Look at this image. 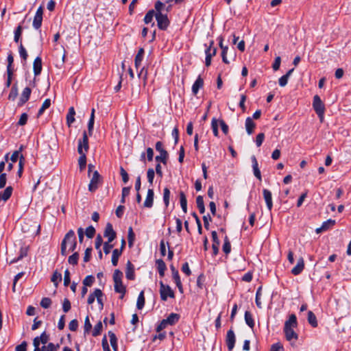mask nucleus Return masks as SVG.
I'll return each mask as SVG.
<instances>
[{
    "label": "nucleus",
    "mask_w": 351,
    "mask_h": 351,
    "mask_svg": "<svg viewBox=\"0 0 351 351\" xmlns=\"http://www.w3.org/2000/svg\"><path fill=\"white\" fill-rule=\"evenodd\" d=\"M122 277H123V273L120 270L116 269L114 271L113 280H114V291L117 293H119L121 294V295H120L121 299L123 298V297L125 294V292H126L125 287L122 283Z\"/></svg>",
    "instance_id": "obj_1"
},
{
    "label": "nucleus",
    "mask_w": 351,
    "mask_h": 351,
    "mask_svg": "<svg viewBox=\"0 0 351 351\" xmlns=\"http://www.w3.org/2000/svg\"><path fill=\"white\" fill-rule=\"evenodd\" d=\"M313 108L318 115L320 121L323 122L324 121V115L325 112V106L323 104L322 101L321 100L320 97L318 95H315L313 97Z\"/></svg>",
    "instance_id": "obj_2"
},
{
    "label": "nucleus",
    "mask_w": 351,
    "mask_h": 351,
    "mask_svg": "<svg viewBox=\"0 0 351 351\" xmlns=\"http://www.w3.org/2000/svg\"><path fill=\"white\" fill-rule=\"evenodd\" d=\"M62 241L69 246V251L73 252L77 246L76 237L73 230H69L64 236Z\"/></svg>",
    "instance_id": "obj_3"
},
{
    "label": "nucleus",
    "mask_w": 351,
    "mask_h": 351,
    "mask_svg": "<svg viewBox=\"0 0 351 351\" xmlns=\"http://www.w3.org/2000/svg\"><path fill=\"white\" fill-rule=\"evenodd\" d=\"M160 295L162 301H167L168 298H175V293L171 288L169 285H165L162 281L160 282Z\"/></svg>",
    "instance_id": "obj_4"
},
{
    "label": "nucleus",
    "mask_w": 351,
    "mask_h": 351,
    "mask_svg": "<svg viewBox=\"0 0 351 351\" xmlns=\"http://www.w3.org/2000/svg\"><path fill=\"white\" fill-rule=\"evenodd\" d=\"M89 145H88V138L86 131L83 132V136L82 139H79L78 145H77V152L78 154L85 153L88 151Z\"/></svg>",
    "instance_id": "obj_5"
},
{
    "label": "nucleus",
    "mask_w": 351,
    "mask_h": 351,
    "mask_svg": "<svg viewBox=\"0 0 351 351\" xmlns=\"http://www.w3.org/2000/svg\"><path fill=\"white\" fill-rule=\"evenodd\" d=\"M157 21V25L160 29L165 30L169 25V21L167 14L162 13H156L155 15Z\"/></svg>",
    "instance_id": "obj_6"
},
{
    "label": "nucleus",
    "mask_w": 351,
    "mask_h": 351,
    "mask_svg": "<svg viewBox=\"0 0 351 351\" xmlns=\"http://www.w3.org/2000/svg\"><path fill=\"white\" fill-rule=\"evenodd\" d=\"M43 7L40 5L36 10V14L34 17L33 20V27L38 29L41 25L43 22Z\"/></svg>",
    "instance_id": "obj_7"
},
{
    "label": "nucleus",
    "mask_w": 351,
    "mask_h": 351,
    "mask_svg": "<svg viewBox=\"0 0 351 351\" xmlns=\"http://www.w3.org/2000/svg\"><path fill=\"white\" fill-rule=\"evenodd\" d=\"M101 181V176L97 171H95L88 184V190L91 192L95 191L98 188V184Z\"/></svg>",
    "instance_id": "obj_8"
},
{
    "label": "nucleus",
    "mask_w": 351,
    "mask_h": 351,
    "mask_svg": "<svg viewBox=\"0 0 351 351\" xmlns=\"http://www.w3.org/2000/svg\"><path fill=\"white\" fill-rule=\"evenodd\" d=\"M235 341L236 337L234 331L232 330H229L227 332L226 338V345L229 351H232V349L234 348Z\"/></svg>",
    "instance_id": "obj_9"
},
{
    "label": "nucleus",
    "mask_w": 351,
    "mask_h": 351,
    "mask_svg": "<svg viewBox=\"0 0 351 351\" xmlns=\"http://www.w3.org/2000/svg\"><path fill=\"white\" fill-rule=\"evenodd\" d=\"M171 272H172V277L174 280V282L178 287L179 291L182 293H183V287L181 282L180 277L178 273V271L174 267L173 265H171L170 267Z\"/></svg>",
    "instance_id": "obj_10"
},
{
    "label": "nucleus",
    "mask_w": 351,
    "mask_h": 351,
    "mask_svg": "<svg viewBox=\"0 0 351 351\" xmlns=\"http://www.w3.org/2000/svg\"><path fill=\"white\" fill-rule=\"evenodd\" d=\"M294 328L291 327H284V332L285 335L286 339L289 341L292 340H297L298 338V334L294 331Z\"/></svg>",
    "instance_id": "obj_11"
},
{
    "label": "nucleus",
    "mask_w": 351,
    "mask_h": 351,
    "mask_svg": "<svg viewBox=\"0 0 351 351\" xmlns=\"http://www.w3.org/2000/svg\"><path fill=\"white\" fill-rule=\"evenodd\" d=\"M104 237H108V243L112 242L116 237V232L114 231L112 225L110 223L106 224Z\"/></svg>",
    "instance_id": "obj_12"
},
{
    "label": "nucleus",
    "mask_w": 351,
    "mask_h": 351,
    "mask_svg": "<svg viewBox=\"0 0 351 351\" xmlns=\"http://www.w3.org/2000/svg\"><path fill=\"white\" fill-rule=\"evenodd\" d=\"M263 198L265 201L267 207L269 210H271L273 207V202H272V195L270 191L268 189H264L263 190Z\"/></svg>",
    "instance_id": "obj_13"
},
{
    "label": "nucleus",
    "mask_w": 351,
    "mask_h": 351,
    "mask_svg": "<svg viewBox=\"0 0 351 351\" xmlns=\"http://www.w3.org/2000/svg\"><path fill=\"white\" fill-rule=\"evenodd\" d=\"M31 93L32 90L30 88H25L22 92L18 105L20 106L24 105L29 100Z\"/></svg>",
    "instance_id": "obj_14"
},
{
    "label": "nucleus",
    "mask_w": 351,
    "mask_h": 351,
    "mask_svg": "<svg viewBox=\"0 0 351 351\" xmlns=\"http://www.w3.org/2000/svg\"><path fill=\"white\" fill-rule=\"evenodd\" d=\"M213 243L212 245L213 254L216 256L219 252V246L220 245V241L218 239L216 231H213L211 233Z\"/></svg>",
    "instance_id": "obj_15"
},
{
    "label": "nucleus",
    "mask_w": 351,
    "mask_h": 351,
    "mask_svg": "<svg viewBox=\"0 0 351 351\" xmlns=\"http://www.w3.org/2000/svg\"><path fill=\"white\" fill-rule=\"evenodd\" d=\"M154 192L152 189H149L147 191L145 200L143 203V206L145 208H152L154 204Z\"/></svg>",
    "instance_id": "obj_16"
},
{
    "label": "nucleus",
    "mask_w": 351,
    "mask_h": 351,
    "mask_svg": "<svg viewBox=\"0 0 351 351\" xmlns=\"http://www.w3.org/2000/svg\"><path fill=\"white\" fill-rule=\"evenodd\" d=\"M252 162L254 175L261 181L262 180L261 173L258 167L257 160L254 156H252Z\"/></svg>",
    "instance_id": "obj_17"
},
{
    "label": "nucleus",
    "mask_w": 351,
    "mask_h": 351,
    "mask_svg": "<svg viewBox=\"0 0 351 351\" xmlns=\"http://www.w3.org/2000/svg\"><path fill=\"white\" fill-rule=\"evenodd\" d=\"M335 224V220L328 219L324 221L320 228L316 229L317 233H320L323 231L328 230L330 228L332 227Z\"/></svg>",
    "instance_id": "obj_18"
},
{
    "label": "nucleus",
    "mask_w": 351,
    "mask_h": 351,
    "mask_svg": "<svg viewBox=\"0 0 351 351\" xmlns=\"http://www.w3.org/2000/svg\"><path fill=\"white\" fill-rule=\"evenodd\" d=\"M33 69L34 75H38L42 71V60L40 57H36L33 63Z\"/></svg>",
    "instance_id": "obj_19"
},
{
    "label": "nucleus",
    "mask_w": 351,
    "mask_h": 351,
    "mask_svg": "<svg viewBox=\"0 0 351 351\" xmlns=\"http://www.w3.org/2000/svg\"><path fill=\"white\" fill-rule=\"evenodd\" d=\"M304 267V263L302 258H300L298 259L297 265L291 269V273L293 275H298L300 274Z\"/></svg>",
    "instance_id": "obj_20"
},
{
    "label": "nucleus",
    "mask_w": 351,
    "mask_h": 351,
    "mask_svg": "<svg viewBox=\"0 0 351 351\" xmlns=\"http://www.w3.org/2000/svg\"><path fill=\"white\" fill-rule=\"evenodd\" d=\"M245 129L246 132L249 135H251L254 132V130L256 127V123L252 121L251 117H247L245 119Z\"/></svg>",
    "instance_id": "obj_21"
},
{
    "label": "nucleus",
    "mask_w": 351,
    "mask_h": 351,
    "mask_svg": "<svg viewBox=\"0 0 351 351\" xmlns=\"http://www.w3.org/2000/svg\"><path fill=\"white\" fill-rule=\"evenodd\" d=\"M180 319V315L177 313H171L166 319H164L167 325H174Z\"/></svg>",
    "instance_id": "obj_22"
},
{
    "label": "nucleus",
    "mask_w": 351,
    "mask_h": 351,
    "mask_svg": "<svg viewBox=\"0 0 351 351\" xmlns=\"http://www.w3.org/2000/svg\"><path fill=\"white\" fill-rule=\"evenodd\" d=\"M145 51L143 48H140L138 51L137 54L135 56L134 64L136 69H138L141 65L142 60L143 59Z\"/></svg>",
    "instance_id": "obj_23"
},
{
    "label": "nucleus",
    "mask_w": 351,
    "mask_h": 351,
    "mask_svg": "<svg viewBox=\"0 0 351 351\" xmlns=\"http://www.w3.org/2000/svg\"><path fill=\"white\" fill-rule=\"evenodd\" d=\"M204 85L203 79L199 76L194 84L192 86V92L194 95H197L199 88H201Z\"/></svg>",
    "instance_id": "obj_24"
},
{
    "label": "nucleus",
    "mask_w": 351,
    "mask_h": 351,
    "mask_svg": "<svg viewBox=\"0 0 351 351\" xmlns=\"http://www.w3.org/2000/svg\"><path fill=\"white\" fill-rule=\"evenodd\" d=\"M75 111L73 107H70L66 114V123L69 127L75 121Z\"/></svg>",
    "instance_id": "obj_25"
},
{
    "label": "nucleus",
    "mask_w": 351,
    "mask_h": 351,
    "mask_svg": "<svg viewBox=\"0 0 351 351\" xmlns=\"http://www.w3.org/2000/svg\"><path fill=\"white\" fill-rule=\"evenodd\" d=\"M125 276L128 280H134V270L133 265L128 261L127 263V269L125 271Z\"/></svg>",
    "instance_id": "obj_26"
},
{
    "label": "nucleus",
    "mask_w": 351,
    "mask_h": 351,
    "mask_svg": "<svg viewBox=\"0 0 351 351\" xmlns=\"http://www.w3.org/2000/svg\"><path fill=\"white\" fill-rule=\"evenodd\" d=\"M103 293L101 289H96L93 293H90L88 298V304H91L94 302L95 298H97V296H102Z\"/></svg>",
    "instance_id": "obj_27"
},
{
    "label": "nucleus",
    "mask_w": 351,
    "mask_h": 351,
    "mask_svg": "<svg viewBox=\"0 0 351 351\" xmlns=\"http://www.w3.org/2000/svg\"><path fill=\"white\" fill-rule=\"evenodd\" d=\"M298 322H297V318L296 316L294 314H291L289 319L287 320L285 323V327H291V328H295L297 327Z\"/></svg>",
    "instance_id": "obj_28"
},
{
    "label": "nucleus",
    "mask_w": 351,
    "mask_h": 351,
    "mask_svg": "<svg viewBox=\"0 0 351 351\" xmlns=\"http://www.w3.org/2000/svg\"><path fill=\"white\" fill-rule=\"evenodd\" d=\"M213 45H214V41L211 40L210 42L209 46L206 48V49L205 51L206 56L212 58L216 55L217 48L215 47Z\"/></svg>",
    "instance_id": "obj_29"
},
{
    "label": "nucleus",
    "mask_w": 351,
    "mask_h": 351,
    "mask_svg": "<svg viewBox=\"0 0 351 351\" xmlns=\"http://www.w3.org/2000/svg\"><path fill=\"white\" fill-rule=\"evenodd\" d=\"M180 202L182 209L184 213H187V200L183 191L180 193Z\"/></svg>",
    "instance_id": "obj_30"
},
{
    "label": "nucleus",
    "mask_w": 351,
    "mask_h": 351,
    "mask_svg": "<svg viewBox=\"0 0 351 351\" xmlns=\"http://www.w3.org/2000/svg\"><path fill=\"white\" fill-rule=\"evenodd\" d=\"M156 265H157L159 275L161 277H163L165 275V271L166 270V265H165V262L162 259H158L156 261Z\"/></svg>",
    "instance_id": "obj_31"
},
{
    "label": "nucleus",
    "mask_w": 351,
    "mask_h": 351,
    "mask_svg": "<svg viewBox=\"0 0 351 351\" xmlns=\"http://www.w3.org/2000/svg\"><path fill=\"white\" fill-rule=\"evenodd\" d=\"M108 336L110 338V344H111L113 350L114 351H117V349H118L117 339L115 334L112 331H109Z\"/></svg>",
    "instance_id": "obj_32"
},
{
    "label": "nucleus",
    "mask_w": 351,
    "mask_h": 351,
    "mask_svg": "<svg viewBox=\"0 0 351 351\" xmlns=\"http://www.w3.org/2000/svg\"><path fill=\"white\" fill-rule=\"evenodd\" d=\"M121 250L114 249L112 254V264L113 266H117L119 256L121 255Z\"/></svg>",
    "instance_id": "obj_33"
},
{
    "label": "nucleus",
    "mask_w": 351,
    "mask_h": 351,
    "mask_svg": "<svg viewBox=\"0 0 351 351\" xmlns=\"http://www.w3.org/2000/svg\"><path fill=\"white\" fill-rule=\"evenodd\" d=\"M168 152L167 151L160 152V155L156 156L155 159L157 162H162L166 165L168 159Z\"/></svg>",
    "instance_id": "obj_34"
},
{
    "label": "nucleus",
    "mask_w": 351,
    "mask_h": 351,
    "mask_svg": "<svg viewBox=\"0 0 351 351\" xmlns=\"http://www.w3.org/2000/svg\"><path fill=\"white\" fill-rule=\"evenodd\" d=\"M145 305V296H144V291H142L139 293L136 302V307L138 309L141 310L143 308Z\"/></svg>",
    "instance_id": "obj_35"
},
{
    "label": "nucleus",
    "mask_w": 351,
    "mask_h": 351,
    "mask_svg": "<svg viewBox=\"0 0 351 351\" xmlns=\"http://www.w3.org/2000/svg\"><path fill=\"white\" fill-rule=\"evenodd\" d=\"M245 320L248 326L253 328L254 326V322L252 315L250 312L245 311Z\"/></svg>",
    "instance_id": "obj_36"
},
{
    "label": "nucleus",
    "mask_w": 351,
    "mask_h": 351,
    "mask_svg": "<svg viewBox=\"0 0 351 351\" xmlns=\"http://www.w3.org/2000/svg\"><path fill=\"white\" fill-rule=\"evenodd\" d=\"M80 158L78 159V163L80 166V171H82L85 169L86 165V156L85 153L79 154Z\"/></svg>",
    "instance_id": "obj_37"
},
{
    "label": "nucleus",
    "mask_w": 351,
    "mask_h": 351,
    "mask_svg": "<svg viewBox=\"0 0 351 351\" xmlns=\"http://www.w3.org/2000/svg\"><path fill=\"white\" fill-rule=\"evenodd\" d=\"M308 322L313 327L315 328L317 326V321L316 316L311 311L308 312Z\"/></svg>",
    "instance_id": "obj_38"
},
{
    "label": "nucleus",
    "mask_w": 351,
    "mask_h": 351,
    "mask_svg": "<svg viewBox=\"0 0 351 351\" xmlns=\"http://www.w3.org/2000/svg\"><path fill=\"white\" fill-rule=\"evenodd\" d=\"M51 280L56 287H58V283L62 280V274L57 271H54Z\"/></svg>",
    "instance_id": "obj_39"
},
{
    "label": "nucleus",
    "mask_w": 351,
    "mask_h": 351,
    "mask_svg": "<svg viewBox=\"0 0 351 351\" xmlns=\"http://www.w3.org/2000/svg\"><path fill=\"white\" fill-rule=\"evenodd\" d=\"M223 251L226 254H229L231 251V245L227 236H226L224 238Z\"/></svg>",
    "instance_id": "obj_40"
},
{
    "label": "nucleus",
    "mask_w": 351,
    "mask_h": 351,
    "mask_svg": "<svg viewBox=\"0 0 351 351\" xmlns=\"http://www.w3.org/2000/svg\"><path fill=\"white\" fill-rule=\"evenodd\" d=\"M170 194L171 193L169 189L167 187L165 188L163 190V201L166 207L169 204Z\"/></svg>",
    "instance_id": "obj_41"
},
{
    "label": "nucleus",
    "mask_w": 351,
    "mask_h": 351,
    "mask_svg": "<svg viewBox=\"0 0 351 351\" xmlns=\"http://www.w3.org/2000/svg\"><path fill=\"white\" fill-rule=\"evenodd\" d=\"M17 95H18V88L16 87V85L14 84V85H13V86L12 87V88L10 90V92L8 95V99L10 100L14 101L16 98Z\"/></svg>",
    "instance_id": "obj_42"
},
{
    "label": "nucleus",
    "mask_w": 351,
    "mask_h": 351,
    "mask_svg": "<svg viewBox=\"0 0 351 351\" xmlns=\"http://www.w3.org/2000/svg\"><path fill=\"white\" fill-rule=\"evenodd\" d=\"M78 259L79 254L77 252H75L69 257L68 262L71 265H75L78 263Z\"/></svg>",
    "instance_id": "obj_43"
},
{
    "label": "nucleus",
    "mask_w": 351,
    "mask_h": 351,
    "mask_svg": "<svg viewBox=\"0 0 351 351\" xmlns=\"http://www.w3.org/2000/svg\"><path fill=\"white\" fill-rule=\"evenodd\" d=\"M50 106H51L50 99H46L44 101V102L43 103L41 108L38 110V115H41L46 109L49 108Z\"/></svg>",
    "instance_id": "obj_44"
},
{
    "label": "nucleus",
    "mask_w": 351,
    "mask_h": 351,
    "mask_svg": "<svg viewBox=\"0 0 351 351\" xmlns=\"http://www.w3.org/2000/svg\"><path fill=\"white\" fill-rule=\"evenodd\" d=\"M154 15H156V14L153 10L148 11L145 16L144 22L146 24L150 23L152 21L153 17L154 16Z\"/></svg>",
    "instance_id": "obj_45"
},
{
    "label": "nucleus",
    "mask_w": 351,
    "mask_h": 351,
    "mask_svg": "<svg viewBox=\"0 0 351 351\" xmlns=\"http://www.w3.org/2000/svg\"><path fill=\"white\" fill-rule=\"evenodd\" d=\"M102 327L103 326L101 322H99L97 324H96L93 331V336H98L101 333Z\"/></svg>",
    "instance_id": "obj_46"
},
{
    "label": "nucleus",
    "mask_w": 351,
    "mask_h": 351,
    "mask_svg": "<svg viewBox=\"0 0 351 351\" xmlns=\"http://www.w3.org/2000/svg\"><path fill=\"white\" fill-rule=\"evenodd\" d=\"M95 281L94 276H87L83 280V285L85 287H90Z\"/></svg>",
    "instance_id": "obj_47"
},
{
    "label": "nucleus",
    "mask_w": 351,
    "mask_h": 351,
    "mask_svg": "<svg viewBox=\"0 0 351 351\" xmlns=\"http://www.w3.org/2000/svg\"><path fill=\"white\" fill-rule=\"evenodd\" d=\"M211 127L213 132V134L215 136H218L219 132H218V121L215 118H213L212 119L211 122Z\"/></svg>",
    "instance_id": "obj_48"
},
{
    "label": "nucleus",
    "mask_w": 351,
    "mask_h": 351,
    "mask_svg": "<svg viewBox=\"0 0 351 351\" xmlns=\"http://www.w3.org/2000/svg\"><path fill=\"white\" fill-rule=\"evenodd\" d=\"M85 234H86V236L88 238L92 239L95 236V228L93 226H88L86 229Z\"/></svg>",
    "instance_id": "obj_49"
},
{
    "label": "nucleus",
    "mask_w": 351,
    "mask_h": 351,
    "mask_svg": "<svg viewBox=\"0 0 351 351\" xmlns=\"http://www.w3.org/2000/svg\"><path fill=\"white\" fill-rule=\"evenodd\" d=\"M154 175H155L154 170L152 168L148 169L147 172V177L148 182L151 185H152V184H153Z\"/></svg>",
    "instance_id": "obj_50"
},
{
    "label": "nucleus",
    "mask_w": 351,
    "mask_h": 351,
    "mask_svg": "<svg viewBox=\"0 0 351 351\" xmlns=\"http://www.w3.org/2000/svg\"><path fill=\"white\" fill-rule=\"evenodd\" d=\"M134 237L135 235L133 232L132 228L130 227L128 229V245L130 247H131L133 245Z\"/></svg>",
    "instance_id": "obj_51"
},
{
    "label": "nucleus",
    "mask_w": 351,
    "mask_h": 351,
    "mask_svg": "<svg viewBox=\"0 0 351 351\" xmlns=\"http://www.w3.org/2000/svg\"><path fill=\"white\" fill-rule=\"evenodd\" d=\"M19 52L20 54V56L23 59L24 61H26L27 58V53L25 47L23 46V45L21 43L19 49Z\"/></svg>",
    "instance_id": "obj_52"
},
{
    "label": "nucleus",
    "mask_w": 351,
    "mask_h": 351,
    "mask_svg": "<svg viewBox=\"0 0 351 351\" xmlns=\"http://www.w3.org/2000/svg\"><path fill=\"white\" fill-rule=\"evenodd\" d=\"M51 304V300L49 298H43L40 302V306L44 308H48Z\"/></svg>",
    "instance_id": "obj_53"
},
{
    "label": "nucleus",
    "mask_w": 351,
    "mask_h": 351,
    "mask_svg": "<svg viewBox=\"0 0 351 351\" xmlns=\"http://www.w3.org/2000/svg\"><path fill=\"white\" fill-rule=\"evenodd\" d=\"M24 161H25V158H24L23 156L21 155L19 162V170H18V175L19 177L21 176L22 173H23Z\"/></svg>",
    "instance_id": "obj_54"
},
{
    "label": "nucleus",
    "mask_w": 351,
    "mask_h": 351,
    "mask_svg": "<svg viewBox=\"0 0 351 351\" xmlns=\"http://www.w3.org/2000/svg\"><path fill=\"white\" fill-rule=\"evenodd\" d=\"M22 34V27L19 25L14 32V40L16 43H18Z\"/></svg>",
    "instance_id": "obj_55"
},
{
    "label": "nucleus",
    "mask_w": 351,
    "mask_h": 351,
    "mask_svg": "<svg viewBox=\"0 0 351 351\" xmlns=\"http://www.w3.org/2000/svg\"><path fill=\"white\" fill-rule=\"evenodd\" d=\"M120 174L122 177L123 182L125 184L129 180V176L126 171L122 167H120Z\"/></svg>",
    "instance_id": "obj_56"
},
{
    "label": "nucleus",
    "mask_w": 351,
    "mask_h": 351,
    "mask_svg": "<svg viewBox=\"0 0 351 351\" xmlns=\"http://www.w3.org/2000/svg\"><path fill=\"white\" fill-rule=\"evenodd\" d=\"M84 328V333H88L92 328V325L90 322L88 316H86L85 318Z\"/></svg>",
    "instance_id": "obj_57"
},
{
    "label": "nucleus",
    "mask_w": 351,
    "mask_h": 351,
    "mask_svg": "<svg viewBox=\"0 0 351 351\" xmlns=\"http://www.w3.org/2000/svg\"><path fill=\"white\" fill-rule=\"evenodd\" d=\"M221 51H221V58H222L223 62L225 64H229L230 62L227 59V53L228 51V47L226 46V47H223V49H221Z\"/></svg>",
    "instance_id": "obj_58"
},
{
    "label": "nucleus",
    "mask_w": 351,
    "mask_h": 351,
    "mask_svg": "<svg viewBox=\"0 0 351 351\" xmlns=\"http://www.w3.org/2000/svg\"><path fill=\"white\" fill-rule=\"evenodd\" d=\"M78 328V322L77 319L71 320L69 324V328L71 331H75Z\"/></svg>",
    "instance_id": "obj_59"
},
{
    "label": "nucleus",
    "mask_w": 351,
    "mask_h": 351,
    "mask_svg": "<svg viewBox=\"0 0 351 351\" xmlns=\"http://www.w3.org/2000/svg\"><path fill=\"white\" fill-rule=\"evenodd\" d=\"M62 309L64 313H67L71 309V302L67 298L63 301Z\"/></svg>",
    "instance_id": "obj_60"
},
{
    "label": "nucleus",
    "mask_w": 351,
    "mask_h": 351,
    "mask_svg": "<svg viewBox=\"0 0 351 351\" xmlns=\"http://www.w3.org/2000/svg\"><path fill=\"white\" fill-rule=\"evenodd\" d=\"M28 119V116L26 113H23L18 122V125H25L27 123Z\"/></svg>",
    "instance_id": "obj_61"
},
{
    "label": "nucleus",
    "mask_w": 351,
    "mask_h": 351,
    "mask_svg": "<svg viewBox=\"0 0 351 351\" xmlns=\"http://www.w3.org/2000/svg\"><path fill=\"white\" fill-rule=\"evenodd\" d=\"M265 138V134L264 133H259L256 138V144L257 147H260Z\"/></svg>",
    "instance_id": "obj_62"
},
{
    "label": "nucleus",
    "mask_w": 351,
    "mask_h": 351,
    "mask_svg": "<svg viewBox=\"0 0 351 351\" xmlns=\"http://www.w3.org/2000/svg\"><path fill=\"white\" fill-rule=\"evenodd\" d=\"M270 351H284V348L280 343H276L271 346Z\"/></svg>",
    "instance_id": "obj_63"
},
{
    "label": "nucleus",
    "mask_w": 351,
    "mask_h": 351,
    "mask_svg": "<svg viewBox=\"0 0 351 351\" xmlns=\"http://www.w3.org/2000/svg\"><path fill=\"white\" fill-rule=\"evenodd\" d=\"M59 348V345H54L53 343H49L46 348V351H57Z\"/></svg>",
    "instance_id": "obj_64"
}]
</instances>
